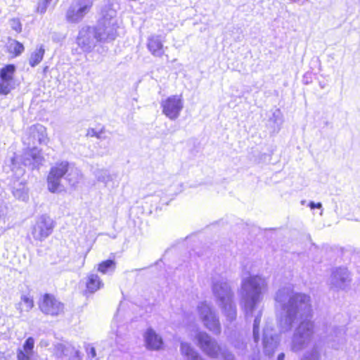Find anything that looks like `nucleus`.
Masks as SVG:
<instances>
[{"mask_svg": "<svg viewBox=\"0 0 360 360\" xmlns=\"http://www.w3.org/2000/svg\"><path fill=\"white\" fill-rule=\"evenodd\" d=\"M275 307L280 310L278 324L281 332L290 331L299 321L292 338L290 349L300 352L311 342L314 334V323L308 319L311 314V297L302 292H295L291 285L279 288L274 296Z\"/></svg>", "mask_w": 360, "mask_h": 360, "instance_id": "f257e3e1", "label": "nucleus"}, {"mask_svg": "<svg viewBox=\"0 0 360 360\" xmlns=\"http://www.w3.org/2000/svg\"><path fill=\"white\" fill-rule=\"evenodd\" d=\"M102 18L96 26L83 27L77 38V44L86 53L91 52L99 44L110 42L117 37L115 10L107 6L102 9Z\"/></svg>", "mask_w": 360, "mask_h": 360, "instance_id": "f03ea898", "label": "nucleus"}, {"mask_svg": "<svg viewBox=\"0 0 360 360\" xmlns=\"http://www.w3.org/2000/svg\"><path fill=\"white\" fill-rule=\"evenodd\" d=\"M267 289L268 281L264 276L253 275L242 279L239 292L240 304L247 319L255 316L253 337L255 342H257L259 338V326L262 315V309L257 311V309L259 303L262 300L263 294Z\"/></svg>", "mask_w": 360, "mask_h": 360, "instance_id": "7ed1b4c3", "label": "nucleus"}, {"mask_svg": "<svg viewBox=\"0 0 360 360\" xmlns=\"http://www.w3.org/2000/svg\"><path fill=\"white\" fill-rule=\"evenodd\" d=\"M82 179L80 171L67 161L56 162L49 172L47 177L48 188L52 193L61 192L65 189L62 180L70 186H75Z\"/></svg>", "mask_w": 360, "mask_h": 360, "instance_id": "20e7f679", "label": "nucleus"}, {"mask_svg": "<svg viewBox=\"0 0 360 360\" xmlns=\"http://www.w3.org/2000/svg\"><path fill=\"white\" fill-rule=\"evenodd\" d=\"M212 289L226 321L231 323L235 321L237 316L236 305L233 302V292L226 278L220 276L213 277Z\"/></svg>", "mask_w": 360, "mask_h": 360, "instance_id": "39448f33", "label": "nucleus"}, {"mask_svg": "<svg viewBox=\"0 0 360 360\" xmlns=\"http://www.w3.org/2000/svg\"><path fill=\"white\" fill-rule=\"evenodd\" d=\"M197 311L203 326L214 335H219L221 331V323L213 307L206 302H202L198 305Z\"/></svg>", "mask_w": 360, "mask_h": 360, "instance_id": "423d86ee", "label": "nucleus"}, {"mask_svg": "<svg viewBox=\"0 0 360 360\" xmlns=\"http://www.w3.org/2000/svg\"><path fill=\"white\" fill-rule=\"evenodd\" d=\"M196 344L202 352L207 356L217 359L221 347L217 340L204 331H198L195 336Z\"/></svg>", "mask_w": 360, "mask_h": 360, "instance_id": "0eeeda50", "label": "nucleus"}, {"mask_svg": "<svg viewBox=\"0 0 360 360\" xmlns=\"http://www.w3.org/2000/svg\"><path fill=\"white\" fill-rule=\"evenodd\" d=\"M56 226L55 221L46 214L37 217L32 228L31 233L34 240L42 241L48 238Z\"/></svg>", "mask_w": 360, "mask_h": 360, "instance_id": "6e6552de", "label": "nucleus"}, {"mask_svg": "<svg viewBox=\"0 0 360 360\" xmlns=\"http://www.w3.org/2000/svg\"><path fill=\"white\" fill-rule=\"evenodd\" d=\"M93 0H74L67 10L66 20L70 23L80 22L89 11Z\"/></svg>", "mask_w": 360, "mask_h": 360, "instance_id": "1a4fd4ad", "label": "nucleus"}, {"mask_svg": "<svg viewBox=\"0 0 360 360\" xmlns=\"http://www.w3.org/2000/svg\"><path fill=\"white\" fill-rule=\"evenodd\" d=\"M49 140L46 127L40 124L30 127L22 136V142L27 146H37V144L46 145Z\"/></svg>", "mask_w": 360, "mask_h": 360, "instance_id": "9d476101", "label": "nucleus"}, {"mask_svg": "<svg viewBox=\"0 0 360 360\" xmlns=\"http://www.w3.org/2000/svg\"><path fill=\"white\" fill-rule=\"evenodd\" d=\"M350 282V274L347 269L345 267L333 269L328 280L330 288L337 291L345 290Z\"/></svg>", "mask_w": 360, "mask_h": 360, "instance_id": "9b49d317", "label": "nucleus"}, {"mask_svg": "<svg viewBox=\"0 0 360 360\" xmlns=\"http://www.w3.org/2000/svg\"><path fill=\"white\" fill-rule=\"evenodd\" d=\"M162 113L171 120H175L184 108V102L181 96H169L160 103Z\"/></svg>", "mask_w": 360, "mask_h": 360, "instance_id": "f8f14e48", "label": "nucleus"}, {"mask_svg": "<svg viewBox=\"0 0 360 360\" xmlns=\"http://www.w3.org/2000/svg\"><path fill=\"white\" fill-rule=\"evenodd\" d=\"M39 307L42 313L52 316H58L64 311V304L50 294L41 297L39 301Z\"/></svg>", "mask_w": 360, "mask_h": 360, "instance_id": "ddd939ff", "label": "nucleus"}, {"mask_svg": "<svg viewBox=\"0 0 360 360\" xmlns=\"http://www.w3.org/2000/svg\"><path fill=\"white\" fill-rule=\"evenodd\" d=\"M278 343V337L274 328L268 325L264 329L263 332V345L264 352L271 356L274 354L275 349Z\"/></svg>", "mask_w": 360, "mask_h": 360, "instance_id": "4468645a", "label": "nucleus"}, {"mask_svg": "<svg viewBox=\"0 0 360 360\" xmlns=\"http://www.w3.org/2000/svg\"><path fill=\"white\" fill-rule=\"evenodd\" d=\"M93 174L99 182L103 183L105 186L108 189L114 188L117 187L119 185V180L117 176L115 174H110V172L106 169H96Z\"/></svg>", "mask_w": 360, "mask_h": 360, "instance_id": "2eb2a0df", "label": "nucleus"}, {"mask_svg": "<svg viewBox=\"0 0 360 360\" xmlns=\"http://www.w3.org/2000/svg\"><path fill=\"white\" fill-rule=\"evenodd\" d=\"M165 37L160 34H152L148 37L147 49L155 57H162L165 54Z\"/></svg>", "mask_w": 360, "mask_h": 360, "instance_id": "dca6fc26", "label": "nucleus"}, {"mask_svg": "<svg viewBox=\"0 0 360 360\" xmlns=\"http://www.w3.org/2000/svg\"><path fill=\"white\" fill-rule=\"evenodd\" d=\"M34 340L28 338L23 344L22 348L17 349V360H32L34 354Z\"/></svg>", "mask_w": 360, "mask_h": 360, "instance_id": "f3484780", "label": "nucleus"}, {"mask_svg": "<svg viewBox=\"0 0 360 360\" xmlns=\"http://www.w3.org/2000/svg\"><path fill=\"white\" fill-rule=\"evenodd\" d=\"M147 347L153 349H159L162 345V340L153 329H148L145 334Z\"/></svg>", "mask_w": 360, "mask_h": 360, "instance_id": "a211bd4d", "label": "nucleus"}, {"mask_svg": "<svg viewBox=\"0 0 360 360\" xmlns=\"http://www.w3.org/2000/svg\"><path fill=\"white\" fill-rule=\"evenodd\" d=\"M180 352L187 360H205L190 343L181 342Z\"/></svg>", "mask_w": 360, "mask_h": 360, "instance_id": "6ab92c4d", "label": "nucleus"}, {"mask_svg": "<svg viewBox=\"0 0 360 360\" xmlns=\"http://www.w3.org/2000/svg\"><path fill=\"white\" fill-rule=\"evenodd\" d=\"M86 280V290L90 293L96 292L103 286V281L96 274H89Z\"/></svg>", "mask_w": 360, "mask_h": 360, "instance_id": "aec40b11", "label": "nucleus"}, {"mask_svg": "<svg viewBox=\"0 0 360 360\" xmlns=\"http://www.w3.org/2000/svg\"><path fill=\"white\" fill-rule=\"evenodd\" d=\"M34 307V301L32 297L27 294H22L20 296V300L15 304V308L19 311L20 315L24 311H30Z\"/></svg>", "mask_w": 360, "mask_h": 360, "instance_id": "412c9836", "label": "nucleus"}, {"mask_svg": "<svg viewBox=\"0 0 360 360\" xmlns=\"http://www.w3.org/2000/svg\"><path fill=\"white\" fill-rule=\"evenodd\" d=\"M330 340L332 342H337L338 345H332V347L338 349L339 345H342L345 342V332L343 328H332L330 329Z\"/></svg>", "mask_w": 360, "mask_h": 360, "instance_id": "4be33fe9", "label": "nucleus"}, {"mask_svg": "<svg viewBox=\"0 0 360 360\" xmlns=\"http://www.w3.org/2000/svg\"><path fill=\"white\" fill-rule=\"evenodd\" d=\"M45 53V49L42 45L37 48L32 53L29 58V64L31 67H35L42 60Z\"/></svg>", "mask_w": 360, "mask_h": 360, "instance_id": "5701e85b", "label": "nucleus"}, {"mask_svg": "<svg viewBox=\"0 0 360 360\" xmlns=\"http://www.w3.org/2000/svg\"><path fill=\"white\" fill-rule=\"evenodd\" d=\"M231 345H233V347L236 350L238 354H243L245 353V351L247 347V342L245 339L240 335H238V336L235 337L231 340Z\"/></svg>", "mask_w": 360, "mask_h": 360, "instance_id": "b1692460", "label": "nucleus"}, {"mask_svg": "<svg viewBox=\"0 0 360 360\" xmlns=\"http://www.w3.org/2000/svg\"><path fill=\"white\" fill-rule=\"evenodd\" d=\"M15 71V66L9 64L4 67L0 70V79L13 82V75Z\"/></svg>", "mask_w": 360, "mask_h": 360, "instance_id": "393cba45", "label": "nucleus"}, {"mask_svg": "<svg viewBox=\"0 0 360 360\" xmlns=\"http://www.w3.org/2000/svg\"><path fill=\"white\" fill-rule=\"evenodd\" d=\"M7 48L11 53H13L15 56L20 55L24 51V46L20 42L10 39L8 41Z\"/></svg>", "mask_w": 360, "mask_h": 360, "instance_id": "a878e982", "label": "nucleus"}, {"mask_svg": "<svg viewBox=\"0 0 360 360\" xmlns=\"http://www.w3.org/2000/svg\"><path fill=\"white\" fill-rule=\"evenodd\" d=\"M116 263L114 260L108 259L102 262L98 266V271L102 274H106L110 271H113L115 269Z\"/></svg>", "mask_w": 360, "mask_h": 360, "instance_id": "bb28decb", "label": "nucleus"}, {"mask_svg": "<svg viewBox=\"0 0 360 360\" xmlns=\"http://www.w3.org/2000/svg\"><path fill=\"white\" fill-rule=\"evenodd\" d=\"M11 170L17 179H19L25 173V169L22 167L18 165V157L15 155L11 158Z\"/></svg>", "mask_w": 360, "mask_h": 360, "instance_id": "cd10ccee", "label": "nucleus"}, {"mask_svg": "<svg viewBox=\"0 0 360 360\" xmlns=\"http://www.w3.org/2000/svg\"><path fill=\"white\" fill-rule=\"evenodd\" d=\"M29 151L27 155L32 158L34 163L39 164L41 162L42 157L41 155V150H39L37 146H27Z\"/></svg>", "mask_w": 360, "mask_h": 360, "instance_id": "c85d7f7f", "label": "nucleus"}, {"mask_svg": "<svg viewBox=\"0 0 360 360\" xmlns=\"http://www.w3.org/2000/svg\"><path fill=\"white\" fill-rule=\"evenodd\" d=\"M13 194L16 200L25 202L28 200V194L24 186L20 188H14Z\"/></svg>", "mask_w": 360, "mask_h": 360, "instance_id": "c756f323", "label": "nucleus"}, {"mask_svg": "<svg viewBox=\"0 0 360 360\" xmlns=\"http://www.w3.org/2000/svg\"><path fill=\"white\" fill-rule=\"evenodd\" d=\"M300 360H320V353L316 347H314L311 350L305 352Z\"/></svg>", "mask_w": 360, "mask_h": 360, "instance_id": "7c9ffc66", "label": "nucleus"}, {"mask_svg": "<svg viewBox=\"0 0 360 360\" xmlns=\"http://www.w3.org/2000/svg\"><path fill=\"white\" fill-rule=\"evenodd\" d=\"M13 82L0 79V94L2 95L8 94L13 89Z\"/></svg>", "mask_w": 360, "mask_h": 360, "instance_id": "2f4dec72", "label": "nucleus"}, {"mask_svg": "<svg viewBox=\"0 0 360 360\" xmlns=\"http://www.w3.org/2000/svg\"><path fill=\"white\" fill-rule=\"evenodd\" d=\"M277 127H280L283 123L282 112L280 109H275L272 112V116L269 118Z\"/></svg>", "mask_w": 360, "mask_h": 360, "instance_id": "473e14b6", "label": "nucleus"}, {"mask_svg": "<svg viewBox=\"0 0 360 360\" xmlns=\"http://www.w3.org/2000/svg\"><path fill=\"white\" fill-rule=\"evenodd\" d=\"M52 1V0H41L39 1L37 11L41 14H44L46 13L47 8L49 4Z\"/></svg>", "mask_w": 360, "mask_h": 360, "instance_id": "72a5a7b5", "label": "nucleus"}, {"mask_svg": "<svg viewBox=\"0 0 360 360\" xmlns=\"http://www.w3.org/2000/svg\"><path fill=\"white\" fill-rule=\"evenodd\" d=\"M54 354L57 357H62L63 356L67 355L65 353V347L63 344H57L54 347Z\"/></svg>", "mask_w": 360, "mask_h": 360, "instance_id": "f704fd0d", "label": "nucleus"}, {"mask_svg": "<svg viewBox=\"0 0 360 360\" xmlns=\"http://www.w3.org/2000/svg\"><path fill=\"white\" fill-rule=\"evenodd\" d=\"M219 354L224 360H236L234 354L226 349H223L219 352Z\"/></svg>", "mask_w": 360, "mask_h": 360, "instance_id": "c9c22d12", "label": "nucleus"}, {"mask_svg": "<svg viewBox=\"0 0 360 360\" xmlns=\"http://www.w3.org/2000/svg\"><path fill=\"white\" fill-rule=\"evenodd\" d=\"M11 27L17 32H20L22 30V25L17 18H13L10 20Z\"/></svg>", "mask_w": 360, "mask_h": 360, "instance_id": "e433bc0d", "label": "nucleus"}, {"mask_svg": "<svg viewBox=\"0 0 360 360\" xmlns=\"http://www.w3.org/2000/svg\"><path fill=\"white\" fill-rule=\"evenodd\" d=\"M104 128H101L100 131H97L94 128H90L87 131L86 136L91 137L96 136L98 139H101V134Z\"/></svg>", "mask_w": 360, "mask_h": 360, "instance_id": "4c0bfd02", "label": "nucleus"}, {"mask_svg": "<svg viewBox=\"0 0 360 360\" xmlns=\"http://www.w3.org/2000/svg\"><path fill=\"white\" fill-rule=\"evenodd\" d=\"M308 205L310 207V209L313 211H314L316 210H320L319 214L320 215L322 214V210H321L322 204H308Z\"/></svg>", "mask_w": 360, "mask_h": 360, "instance_id": "58836bf2", "label": "nucleus"}, {"mask_svg": "<svg viewBox=\"0 0 360 360\" xmlns=\"http://www.w3.org/2000/svg\"><path fill=\"white\" fill-rule=\"evenodd\" d=\"M86 351L89 352V354L91 356V357L94 358L96 356V349L94 347H90L89 345L86 348Z\"/></svg>", "mask_w": 360, "mask_h": 360, "instance_id": "ea45409f", "label": "nucleus"}, {"mask_svg": "<svg viewBox=\"0 0 360 360\" xmlns=\"http://www.w3.org/2000/svg\"><path fill=\"white\" fill-rule=\"evenodd\" d=\"M284 359H285V354L281 353L278 354L277 360H284Z\"/></svg>", "mask_w": 360, "mask_h": 360, "instance_id": "a19ab883", "label": "nucleus"}, {"mask_svg": "<svg viewBox=\"0 0 360 360\" xmlns=\"http://www.w3.org/2000/svg\"><path fill=\"white\" fill-rule=\"evenodd\" d=\"M181 187H182V184H181V183H180V189H179V191H180V192L182 191Z\"/></svg>", "mask_w": 360, "mask_h": 360, "instance_id": "79ce46f5", "label": "nucleus"}, {"mask_svg": "<svg viewBox=\"0 0 360 360\" xmlns=\"http://www.w3.org/2000/svg\"><path fill=\"white\" fill-rule=\"evenodd\" d=\"M101 49H102V51H101V53H103V46H101ZM98 52H100V50H99V49H98Z\"/></svg>", "mask_w": 360, "mask_h": 360, "instance_id": "37998d69", "label": "nucleus"}]
</instances>
